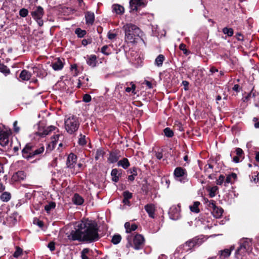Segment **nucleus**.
Instances as JSON below:
<instances>
[{
  "label": "nucleus",
  "mask_w": 259,
  "mask_h": 259,
  "mask_svg": "<svg viewBox=\"0 0 259 259\" xmlns=\"http://www.w3.org/2000/svg\"><path fill=\"white\" fill-rule=\"evenodd\" d=\"M67 237L70 241H96L99 239L97 224L89 220L76 223L74 230H72Z\"/></svg>",
  "instance_id": "nucleus-1"
},
{
  "label": "nucleus",
  "mask_w": 259,
  "mask_h": 259,
  "mask_svg": "<svg viewBox=\"0 0 259 259\" xmlns=\"http://www.w3.org/2000/svg\"><path fill=\"white\" fill-rule=\"evenodd\" d=\"M44 150L45 147L43 146L36 148L33 144L27 143L22 150V155L23 158L29 160L42 154Z\"/></svg>",
  "instance_id": "nucleus-2"
},
{
  "label": "nucleus",
  "mask_w": 259,
  "mask_h": 259,
  "mask_svg": "<svg viewBox=\"0 0 259 259\" xmlns=\"http://www.w3.org/2000/svg\"><path fill=\"white\" fill-rule=\"evenodd\" d=\"M125 33V39L130 42H135L137 37L140 36V28L132 23H127L123 26Z\"/></svg>",
  "instance_id": "nucleus-3"
},
{
  "label": "nucleus",
  "mask_w": 259,
  "mask_h": 259,
  "mask_svg": "<svg viewBox=\"0 0 259 259\" xmlns=\"http://www.w3.org/2000/svg\"><path fill=\"white\" fill-rule=\"evenodd\" d=\"M64 124L65 130L69 134H73L76 132L80 125L78 118L74 115L66 117Z\"/></svg>",
  "instance_id": "nucleus-4"
},
{
  "label": "nucleus",
  "mask_w": 259,
  "mask_h": 259,
  "mask_svg": "<svg viewBox=\"0 0 259 259\" xmlns=\"http://www.w3.org/2000/svg\"><path fill=\"white\" fill-rule=\"evenodd\" d=\"M201 243V240L197 237L190 239L186 241L183 245H180L177 249V251L181 254L190 251L193 248L197 245H199Z\"/></svg>",
  "instance_id": "nucleus-5"
},
{
  "label": "nucleus",
  "mask_w": 259,
  "mask_h": 259,
  "mask_svg": "<svg viewBox=\"0 0 259 259\" xmlns=\"http://www.w3.org/2000/svg\"><path fill=\"white\" fill-rule=\"evenodd\" d=\"M251 239L248 238L242 239L239 241V247L235 251V256L238 258L240 255L248 251L251 246Z\"/></svg>",
  "instance_id": "nucleus-6"
},
{
  "label": "nucleus",
  "mask_w": 259,
  "mask_h": 259,
  "mask_svg": "<svg viewBox=\"0 0 259 259\" xmlns=\"http://www.w3.org/2000/svg\"><path fill=\"white\" fill-rule=\"evenodd\" d=\"M174 176L176 180L181 183L188 181V174L186 169L182 167H177L174 171Z\"/></svg>",
  "instance_id": "nucleus-7"
},
{
  "label": "nucleus",
  "mask_w": 259,
  "mask_h": 259,
  "mask_svg": "<svg viewBox=\"0 0 259 259\" xmlns=\"http://www.w3.org/2000/svg\"><path fill=\"white\" fill-rule=\"evenodd\" d=\"M32 18L35 20L39 26H41L44 24L42 18L44 16L45 12L41 6H37L36 9L31 13Z\"/></svg>",
  "instance_id": "nucleus-8"
},
{
  "label": "nucleus",
  "mask_w": 259,
  "mask_h": 259,
  "mask_svg": "<svg viewBox=\"0 0 259 259\" xmlns=\"http://www.w3.org/2000/svg\"><path fill=\"white\" fill-rule=\"evenodd\" d=\"M3 128V125L0 124V145L5 147L9 143L10 133L5 131Z\"/></svg>",
  "instance_id": "nucleus-9"
},
{
  "label": "nucleus",
  "mask_w": 259,
  "mask_h": 259,
  "mask_svg": "<svg viewBox=\"0 0 259 259\" xmlns=\"http://www.w3.org/2000/svg\"><path fill=\"white\" fill-rule=\"evenodd\" d=\"M144 245V238L140 234H137L134 238L133 244L131 245L136 250L142 249Z\"/></svg>",
  "instance_id": "nucleus-10"
},
{
  "label": "nucleus",
  "mask_w": 259,
  "mask_h": 259,
  "mask_svg": "<svg viewBox=\"0 0 259 259\" xmlns=\"http://www.w3.org/2000/svg\"><path fill=\"white\" fill-rule=\"evenodd\" d=\"M180 212V205L179 204H178L177 205H173L169 210L168 214L169 218L173 220H177L181 217Z\"/></svg>",
  "instance_id": "nucleus-11"
},
{
  "label": "nucleus",
  "mask_w": 259,
  "mask_h": 259,
  "mask_svg": "<svg viewBox=\"0 0 259 259\" xmlns=\"http://www.w3.org/2000/svg\"><path fill=\"white\" fill-rule=\"evenodd\" d=\"M209 207L212 209V214L215 218H219L222 216L224 211L223 209L217 206L213 200H210L209 202Z\"/></svg>",
  "instance_id": "nucleus-12"
},
{
  "label": "nucleus",
  "mask_w": 259,
  "mask_h": 259,
  "mask_svg": "<svg viewBox=\"0 0 259 259\" xmlns=\"http://www.w3.org/2000/svg\"><path fill=\"white\" fill-rule=\"evenodd\" d=\"M55 128V126L53 125H50L47 127H43L39 125L36 134L38 136L44 137L50 134V133L54 131Z\"/></svg>",
  "instance_id": "nucleus-13"
},
{
  "label": "nucleus",
  "mask_w": 259,
  "mask_h": 259,
  "mask_svg": "<svg viewBox=\"0 0 259 259\" xmlns=\"http://www.w3.org/2000/svg\"><path fill=\"white\" fill-rule=\"evenodd\" d=\"M120 157V151L118 150H115L110 152L107 160L109 163H114L116 162H118V160Z\"/></svg>",
  "instance_id": "nucleus-14"
},
{
  "label": "nucleus",
  "mask_w": 259,
  "mask_h": 259,
  "mask_svg": "<svg viewBox=\"0 0 259 259\" xmlns=\"http://www.w3.org/2000/svg\"><path fill=\"white\" fill-rule=\"evenodd\" d=\"M234 249V246H231L229 249H225L219 251L218 255L220 259H225L230 256L231 252Z\"/></svg>",
  "instance_id": "nucleus-15"
},
{
  "label": "nucleus",
  "mask_w": 259,
  "mask_h": 259,
  "mask_svg": "<svg viewBox=\"0 0 259 259\" xmlns=\"http://www.w3.org/2000/svg\"><path fill=\"white\" fill-rule=\"evenodd\" d=\"M145 211L148 213L149 217L151 218H154L155 217V207L153 204H148L144 207Z\"/></svg>",
  "instance_id": "nucleus-16"
},
{
  "label": "nucleus",
  "mask_w": 259,
  "mask_h": 259,
  "mask_svg": "<svg viewBox=\"0 0 259 259\" xmlns=\"http://www.w3.org/2000/svg\"><path fill=\"white\" fill-rule=\"evenodd\" d=\"M76 159H77L76 156L73 153H70L68 155L67 160L66 164L67 165V167L71 168L73 167L74 164H75L76 163Z\"/></svg>",
  "instance_id": "nucleus-17"
},
{
  "label": "nucleus",
  "mask_w": 259,
  "mask_h": 259,
  "mask_svg": "<svg viewBox=\"0 0 259 259\" xmlns=\"http://www.w3.org/2000/svg\"><path fill=\"white\" fill-rule=\"evenodd\" d=\"M121 174L122 170L121 169H118L117 168L113 169L111 172L112 180L115 183L119 181V178L121 176Z\"/></svg>",
  "instance_id": "nucleus-18"
},
{
  "label": "nucleus",
  "mask_w": 259,
  "mask_h": 259,
  "mask_svg": "<svg viewBox=\"0 0 259 259\" xmlns=\"http://www.w3.org/2000/svg\"><path fill=\"white\" fill-rule=\"evenodd\" d=\"M86 24L88 25H92L94 22L95 15L91 12H87L85 15Z\"/></svg>",
  "instance_id": "nucleus-19"
},
{
  "label": "nucleus",
  "mask_w": 259,
  "mask_h": 259,
  "mask_svg": "<svg viewBox=\"0 0 259 259\" xmlns=\"http://www.w3.org/2000/svg\"><path fill=\"white\" fill-rule=\"evenodd\" d=\"M144 5L142 0H130V6L131 10L132 11H137V7Z\"/></svg>",
  "instance_id": "nucleus-20"
},
{
  "label": "nucleus",
  "mask_w": 259,
  "mask_h": 259,
  "mask_svg": "<svg viewBox=\"0 0 259 259\" xmlns=\"http://www.w3.org/2000/svg\"><path fill=\"white\" fill-rule=\"evenodd\" d=\"M87 64L91 66L94 67L96 66L97 63V57L95 55H92L88 57L87 59Z\"/></svg>",
  "instance_id": "nucleus-21"
},
{
  "label": "nucleus",
  "mask_w": 259,
  "mask_h": 259,
  "mask_svg": "<svg viewBox=\"0 0 259 259\" xmlns=\"http://www.w3.org/2000/svg\"><path fill=\"white\" fill-rule=\"evenodd\" d=\"M117 165L118 166H121L126 169L130 166V163L127 158H123L121 160H118Z\"/></svg>",
  "instance_id": "nucleus-22"
},
{
  "label": "nucleus",
  "mask_w": 259,
  "mask_h": 259,
  "mask_svg": "<svg viewBox=\"0 0 259 259\" xmlns=\"http://www.w3.org/2000/svg\"><path fill=\"white\" fill-rule=\"evenodd\" d=\"M63 66L64 64L60 59H58L56 61L54 62L52 64V68L55 71L61 70L63 68Z\"/></svg>",
  "instance_id": "nucleus-23"
},
{
  "label": "nucleus",
  "mask_w": 259,
  "mask_h": 259,
  "mask_svg": "<svg viewBox=\"0 0 259 259\" xmlns=\"http://www.w3.org/2000/svg\"><path fill=\"white\" fill-rule=\"evenodd\" d=\"M31 73L26 70H23L19 75V77L23 80H28L31 77Z\"/></svg>",
  "instance_id": "nucleus-24"
},
{
  "label": "nucleus",
  "mask_w": 259,
  "mask_h": 259,
  "mask_svg": "<svg viewBox=\"0 0 259 259\" xmlns=\"http://www.w3.org/2000/svg\"><path fill=\"white\" fill-rule=\"evenodd\" d=\"M72 202L76 205H80L83 204L84 199L79 194L75 193L72 198Z\"/></svg>",
  "instance_id": "nucleus-25"
},
{
  "label": "nucleus",
  "mask_w": 259,
  "mask_h": 259,
  "mask_svg": "<svg viewBox=\"0 0 259 259\" xmlns=\"http://www.w3.org/2000/svg\"><path fill=\"white\" fill-rule=\"evenodd\" d=\"M113 11L117 14H122L124 13V9L121 5L118 4L113 5L112 6Z\"/></svg>",
  "instance_id": "nucleus-26"
},
{
  "label": "nucleus",
  "mask_w": 259,
  "mask_h": 259,
  "mask_svg": "<svg viewBox=\"0 0 259 259\" xmlns=\"http://www.w3.org/2000/svg\"><path fill=\"white\" fill-rule=\"evenodd\" d=\"M25 175L23 171H18L13 176V179L15 181L22 180L25 178Z\"/></svg>",
  "instance_id": "nucleus-27"
},
{
  "label": "nucleus",
  "mask_w": 259,
  "mask_h": 259,
  "mask_svg": "<svg viewBox=\"0 0 259 259\" xmlns=\"http://www.w3.org/2000/svg\"><path fill=\"white\" fill-rule=\"evenodd\" d=\"M124 227L127 233H130L132 231H135L137 229V226L135 224L131 225L129 222H126L124 224Z\"/></svg>",
  "instance_id": "nucleus-28"
},
{
  "label": "nucleus",
  "mask_w": 259,
  "mask_h": 259,
  "mask_svg": "<svg viewBox=\"0 0 259 259\" xmlns=\"http://www.w3.org/2000/svg\"><path fill=\"white\" fill-rule=\"evenodd\" d=\"M237 178V175L235 173H232L229 175L225 180V183H233Z\"/></svg>",
  "instance_id": "nucleus-29"
},
{
  "label": "nucleus",
  "mask_w": 259,
  "mask_h": 259,
  "mask_svg": "<svg viewBox=\"0 0 259 259\" xmlns=\"http://www.w3.org/2000/svg\"><path fill=\"white\" fill-rule=\"evenodd\" d=\"M164 60V57L163 55H159L155 60V65L158 67H160L162 65L163 62Z\"/></svg>",
  "instance_id": "nucleus-30"
},
{
  "label": "nucleus",
  "mask_w": 259,
  "mask_h": 259,
  "mask_svg": "<svg viewBox=\"0 0 259 259\" xmlns=\"http://www.w3.org/2000/svg\"><path fill=\"white\" fill-rule=\"evenodd\" d=\"M11 198V195L9 192H5L0 196L1 200L3 202H8Z\"/></svg>",
  "instance_id": "nucleus-31"
},
{
  "label": "nucleus",
  "mask_w": 259,
  "mask_h": 259,
  "mask_svg": "<svg viewBox=\"0 0 259 259\" xmlns=\"http://www.w3.org/2000/svg\"><path fill=\"white\" fill-rule=\"evenodd\" d=\"M200 203L199 201H195L192 205L190 206V209L191 211L195 213H198L200 211L199 209V205Z\"/></svg>",
  "instance_id": "nucleus-32"
},
{
  "label": "nucleus",
  "mask_w": 259,
  "mask_h": 259,
  "mask_svg": "<svg viewBox=\"0 0 259 259\" xmlns=\"http://www.w3.org/2000/svg\"><path fill=\"white\" fill-rule=\"evenodd\" d=\"M104 154L105 152L103 150H102L101 149H98L96 152V155L95 157L96 160H99L101 159H103Z\"/></svg>",
  "instance_id": "nucleus-33"
},
{
  "label": "nucleus",
  "mask_w": 259,
  "mask_h": 259,
  "mask_svg": "<svg viewBox=\"0 0 259 259\" xmlns=\"http://www.w3.org/2000/svg\"><path fill=\"white\" fill-rule=\"evenodd\" d=\"M56 207V203L54 202H50L45 206V209L47 213H49L50 211L54 209Z\"/></svg>",
  "instance_id": "nucleus-34"
},
{
  "label": "nucleus",
  "mask_w": 259,
  "mask_h": 259,
  "mask_svg": "<svg viewBox=\"0 0 259 259\" xmlns=\"http://www.w3.org/2000/svg\"><path fill=\"white\" fill-rule=\"evenodd\" d=\"M0 72L7 76L10 73V70L8 67L4 64H0Z\"/></svg>",
  "instance_id": "nucleus-35"
},
{
  "label": "nucleus",
  "mask_w": 259,
  "mask_h": 259,
  "mask_svg": "<svg viewBox=\"0 0 259 259\" xmlns=\"http://www.w3.org/2000/svg\"><path fill=\"white\" fill-rule=\"evenodd\" d=\"M222 31L225 34H227L228 36H232L234 34L233 29L231 28L224 27Z\"/></svg>",
  "instance_id": "nucleus-36"
},
{
  "label": "nucleus",
  "mask_w": 259,
  "mask_h": 259,
  "mask_svg": "<svg viewBox=\"0 0 259 259\" xmlns=\"http://www.w3.org/2000/svg\"><path fill=\"white\" fill-rule=\"evenodd\" d=\"M121 239V236L119 234H116V235H114L113 236L112 240H111V242L114 244H117L120 242Z\"/></svg>",
  "instance_id": "nucleus-37"
},
{
  "label": "nucleus",
  "mask_w": 259,
  "mask_h": 259,
  "mask_svg": "<svg viewBox=\"0 0 259 259\" xmlns=\"http://www.w3.org/2000/svg\"><path fill=\"white\" fill-rule=\"evenodd\" d=\"M75 33L76 34H77V36L78 37H83L87 33V32L85 30H82L79 28H78L76 29L75 31Z\"/></svg>",
  "instance_id": "nucleus-38"
},
{
  "label": "nucleus",
  "mask_w": 259,
  "mask_h": 259,
  "mask_svg": "<svg viewBox=\"0 0 259 259\" xmlns=\"http://www.w3.org/2000/svg\"><path fill=\"white\" fill-rule=\"evenodd\" d=\"M164 135L168 138H171L174 136L173 131L169 127H166L163 130Z\"/></svg>",
  "instance_id": "nucleus-39"
},
{
  "label": "nucleus",
  "mask_w": 259,
  "mask_h": 259,
  "mask_svg": "<svg viewBox=\"0 0 259 259\" xmlns=\"http://www.w3.org/2000/svg\"><path fill=\"white\" fill-rule=\"evenodd\" d=\"M130 84L131 85V87L126 88L125 89V91L127 93H130V92H132L133 94H136V93L135 92V89H136L135 84L133 82H131L130 83Z\"/></svg>",
  "instance_id": "nucleus-40"
},
{
  "label": "nucleus",
  "mask_w": 259,
  "mask_h": 259,
  "mask_svg": "<svg viewBox=\"0 0 259 259\" xmlns=\"http://www.w3.org/2000/svg\"><path fill=\"white\" fill-rule=\"evenodd\" d=\"M90 251V249L89 248H84L81 252V256L82 259H89V257L87 256V254L89 253Z\"/></svg>",
  "instance_id": "nucleus-41"
},
{
  "label": "nucleus",
  "mask_w": 259,
  "mask_h": 259,
  "mask_svg": "<svg viewBox=\"0 0 259 259\" xmlns=\"http://www.w3.org/2000/svg\"><path fill=\"white\" fill-rule=\"evenodd\" d=\"M79 138L78 140V143L79 145L83 146L86 144L87 142L85 140V137L84 135H82V134H80L79 135Z\"/></svg>",
  "instance_id": "nucleus-42"
},
{
  "label": "nucleus",
  "mask_w": 259,
  "mask_h": 259,
  "mask_svg": "<svg viewBox=\"0 0 259 259\" xmlns=\"http://www.w3.org/2000/svg\"><path fill=\"white\" fill-rule=\"evenodd\" d=\"M22 253V249L19 247H16V249L13 254L14 257L17 258Z\"/></svg>",
  "instance_id": "nucleus-43"
},
{
  "label": "nucleus",
  "mask_w": 259,
  "mask_h": 259,
  "mask_svg": "<svg viewBox=\"0 0 259 259\" xmlns=\"http://www.w3.org/2000/svg\"><path fill=\"white\" fill-rule=\"evenodd\" d=\"M55 145L56 144L54 143V141H52L51 143L48 145L46 152L49 153L52 151L54 149Z\"/></svg>",
  "instance_id": "nucleus-44"
},
{
  "label": "nucleus",
  "mask_w": 259,
  "mask_h": 259,
  "mask_svg": "<svg viewBox=\"0 0 259 259\" xmlns=\"http://www.w3.org/2000/svg\"><path fill=\"white\" fill-rule=\"evenodd\" d=\"M180 49L183 52V53L188 55L189 54L190 52L187 50L186 46L184 44H181L179 46Z\"/></svg>",
  "instance_id": "nucleus-45"
},
{
  "label": "nucleus",
  "mask_w": 259,
  "mask_h": 259,
  "mask_svg": "<svg viewBox=\"0 0 259 259\" xmlns=\"http://www.w3.org/2000/svg\"><path fill=\"white\" fill-rule=\"evenodd\" d=\"M217 187H213L210 188L209 189V196L211 198L213 197L215 195V193L217 190Z\"/></svg>",
  "instance_id": "nucleus-46"
},
{
  "label": "nucleus",
  "mask_w": 259,
  "mask_h": 259,
  "mask_svg": "<svg viewBox=\"0 0 259 259\" xmlns=\"http://www.w3.org/2000/svg\"><path fill=\"white\" fill-rule=\"evenodd\" d=\"M213 168V166L211 163H207L205 166H204V171L206 172L210 173L211 172V170Z\"/></svg>",
  "instance_id": "nucleus-47"
},
{
  "label": "nucleus",
  "mask_w": 259,
  "mask_h": 259,
  "mask_svg": "<svg viewBox=\"0 0 259 259\" xmlns=\"http://www.w3.org/2000/svg\"><path fill=\"white\" fill-rule=\"evenodd\" d=\"M28 14V11L26 9H22L19 11V15L22 17H26Z\"/></svg>",
  "instance_id": "nucleus-48"
},
{
  "label": "nucleus",
  "mask_w": 259,
  "mask_h": 259,
  "mask_svg": "<svg viewBox=\"0 0 259 259\" xmlns=\"http://www.w3.org/2000/svg\"><path fill=\"white\" fill-rule=\"evenodd\" d=\"M123 198H125L126 199H130L132 198L133 196V194L132 193L128 191H126L123 192Z\"/></svg>",
  "instance_id": "nucleus-49"
},
{
  "label": "nucleus",
  "mask_w": 259,
  "mask_h": 259,
  "mask_svg": "<svg viewBox=\"0 0 259 259\" xmlns=\"http://www.w3.org/2000/svg\"><path fill=\"white\" fill-rule=\"evenodd\" d=\"M225 180V177L223 175H220L219 178L217 180V184L219 185H221Z\"/></svg>",
  "instance_id": "nucleus-50"
},
{
  "label": "nucleus",
  "mask_w": 259,
  "mask_h": 259,
  "mask_svg": "<svg viewBox=\"0 0 259 259\" xmlns=\"http://www.w3.org/2000/svg\"><path fill=\"white\" fill-rule=\"evenodd\" d=\"M91 96L89 94H85L83 96V101L85 103H88L91 101Z\"/></svg>",
  "instance_id": "nucleus-51"
},
{
  "label": "nucleus",
  "mask_w": 259,
  "mask_h": 259,
  "mask_svg": "<svg viewBox=\"0 0 259 259\" xmlns=\"http://www.w3.org/2000/svg\"><path fill=\"white\" fill-rule=\"evenodd\" d=\"M255 94L253 93V91H251V92L249 93L247 96L245 97H244V101H248L250 100L251 98L254 97Z\"/></svg>",
  "instance_id": "nucleus-52"
},
{
  "label": "nucleus",
  "mask_w": 259,
  "mask_h": 259,
  "mask_svg": "<svg viewBox=\"0 0 259 259\" xmlns=\"http://www.w3.org/2000/svg\"><path fill=\"white\" fill-rule=\"evenodd\" d=\"M108 48V47L107 46H104L102 48H101V52L106 55H108L110 54V52H108L107 51V49Z\"/></svg>",
  "instance_id": "nucleus-53"
},
{
  "label": "nucleus",
  "mask_w": 259,
  "mask_h": 259,
  "mask_svg": "<svg viewBox=\"0 0 259 259\" xmlns=\"http://www.w3.org/2000/svg\"><path fill=\"white\" fill-rule=\"evenodd\" d=\"M236 155L242 158V154L243 153V150L240 148H237L236 149Z\"/></svg>",
  "instance_id": "nucleus-54"
},
{
  "label": "nucleus",
  "mask_w": 259,
  "mask_h": 259,
  "mask_svg": "<svg viewBox=\"0 0 259 259\" xmlns=\"http://www.w3.org/2000/svg\"><path fill=\"white\" fill-rule=\"evenodd\" d=\"M48 247L51 251H54L55 249V243L54 242H50L48 244Z\"/></svg>",
  "instance_id": "nucleus-55"
},
{
  "label": "nucleus",
  "mask_w": 259,
  "mask_h": 259,
  "mask_svg": "<svg viewBox=\"0 0 259 259\" xmlns=\"http://www.w3.org/2000/svg\"><path fill=\"white\" fill-rule=\"evenodd\" d=\"M14 130L15 133H19L20 131V127L17 126V121H15L13 123Z\"/></svg>",
  "instance_id": "nucleus-56"
},
{
  "label": "nucleus",
  "mask_w": 259,
  "mask_h": 259,
  "mask_svg": "<svg viewBox=\"0 0 259 259\" xmlns=\"http://www.w3.org/2000/svg\"><path fill=\"white\" fill-rule=\"evenodd\" d=\"M130 173L132 174V175H134L136 176H137V168L136 167H133L132 168L130 169Z\"/></svg>",
  "instance_id": "nucleus-57"
},
{
  "label": "nucleus",
  "mask_w": 259,
  "mask_h": 259,
  "mask_svg": "<svg viewBox=\"0 0 259 259\" xmlns=\"http://www.w3.org/2000/svg\"><path fill=\"white\" fill-rule=\"evenodd\" d=\"M92 42L91 39H84L82 40V45L85 46Z\"/></svg>",
  "instance_id": "nucleus-58"
},
{
  "label": "nucleus",
  "mask_w": 259,
  "mask_h": 259,
  "mask_svg": "<svg viewBox=\"0 0 259 259\" xmlns=\"http://www.w3.org/2000/svg\"><path fill=\"white\" fill-rule=\"evenodd\" d=\"M107 36L108 38L109 39H113L116 37V34L115 33H111L110 32H109Z\"/></svg>",
  "instance_id": "nucleus-59"
},
{
  "label": "nucleus",
  "mask_w": 259,
  "mask_h": 259,
  "mask_svg": "<svg viewBox=\"0 0 259 259\" xmlns=\"http://www.w3.org/2000/svg\"><path fill=\"white\" fill-rule=\"evenodd\" d=\"M189 84V83L188 81L184 80L182 81V84L184 85V89L185 91H187L188 90Z\"/></svg>",
  "instance_id": "nucleus-60"
},
{
  "label": "nucleus",
  "mask_w": 259,
  "mask_h": 259,
  "mask_svg": "<svg viewBox=\"0 0 259 259\" xmlns=\"http://www.w3.org/2000/svg\"><path fill=\"white\" fill-rule=\"evenodd\" d=\"M155 156L158 159L160 160L163 157V154L161 152H156Z\"/></svg>",
  "instance_id": "nucleus-61"
},
{
  "label": "nucleus",
  "mask_w": 259,
  "mask_h": 259,
  "mask_svg": "<svg viewBox=\"0 0 259 259\" xmlns=\"http://www.w3.org/2000/svg\"><path fill=\"white\" fill-rule=\"evenodd\" d=\"M258 119L256 117H254L253 119V121L254 123V127L256 128H259V121H257Z\"/></svg>",
  "instance_id": "nucleus-62"
},
{
  "label": "nucleus",
  "mask_w": 259,
  "mask_h": 259,
  "mask_svg": "<svg viewBox=\"0 0 259 259\" xmlns=\"http://www.w3.org/2000/svg\"><path fill=\"white\" fill-rule=\"evenodd\" d=\"M145 84L148 87L149 89H152L153 88L152 84L148 80H145Z\"/></svg>",
  "instance_id": "nucleus-63"
},
{
  "label": "nucleus",
  "mask_w": 259,
  "mask_h": 259,
  "mask_svg": "<svg viewBox=\"0 0 259 259\" xmlns=\"http://www.w3.org/2000/svg\"><path fill=\"white\" fill-rule=\"evenodd\" d=\"M242 158L237 155L234 156L233 158V161L235 163H238L240 161V159Z\"/></svg>",
  "instance_id": "nucleus-64"
}]
</instances>
